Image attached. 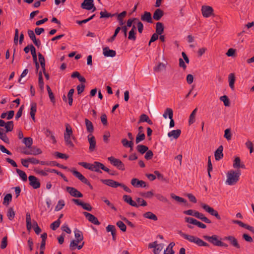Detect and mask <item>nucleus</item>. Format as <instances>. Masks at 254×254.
I'll return each mask as SVG.
<instances>
[{
    "mask_svg": "<svg viewBox=\"0 0 254 254\" xmlns=\"http://www.w3.org/2000/svg\"><path fill=\"white\" fill-rule=\"evenodd\" d=\"M178 234H179L182 237H183L185 239L188 240L190 242L196 244L198 246H204L206 247H209V245L208 243L204 242L203 241L198 238V237L186 234L182 232L181 231H179L178 232Z\"/></svg>",
    "mask_w": 254,
    "mask_h": 254,
    "instance_id": "obj_1",
    "label": "nucleus"
},
{
    "mask_svg": "<svg viewBox=\"0 0 254 254\" xmlns=\"http://www.w3.org/2000/svg\"><path fill=\"white\" fill-rule=\"evenodd\" d=\"M241 172L240 170L235 171L231 170L227 173V180L226 183L230 186L235 185L239 180Z\"/></svg>",
    "mask_w": 254,
    "mask_h": 254,
    "instance_id": "obj_2",
    "label": "nucleus"
},
{
    "mask_svg": "<svg viewBox=\"0 0 254 254\" xmlns=\"http://www.w3.org/2000/svg\"><path fill=\"white\" fill-rule=\"evenodd\" d=\"M203 238L205 240L213 244L214 246L218 247H223L225 248H227L228 247V245L227 244L223 243L221 242V240H219V237L217 235H213L212 236L204 235Z\"/></svg>",
    "mask_w": 254,
    "mask_h": 254,
    "instance_id": "obj_3",
    "label": "nucleus"
},
{
    "mask_svg": "<svg viewBox=\"0 0 254 254\" xmlns=\"http://www.w3.org/2000/svg\"><path fill=\"white\" fill-rule=\"evenodd\" d=\"M74 236L76 240H72L70 242L69 247L71 250H73L75 249L76 246H77L78 243H80L83 240V236L82 233L78 230H76L74 231Z\"/></svg>",
    "mask_w": 254,
    "mask_h": 254,
    "instance_id": "obj_4",
    "label": "nucleus"
},
{
    "mask_svg": "<svg viewBox=\"0 0 254 254\" xmlns=\"http://www.w3.org/2000/svg\"><path fill=\"white\" fill-rule=\"evenodd\" d=\"M101 169L106 172H109V169L105 167L104 165L101 162L95 161L92 164L91 171L102 173Z\"/></svg>",
    "mask_w": 254,
    "mask_h": 254,
    "instance_id": "obj_5",
    "label": "nucleus"
},
{
    "mask_svg": "<svg viewBox=\"0 0 254 254\" xmlns=\"http://www.w3.org/2000/svg\"><path fill=\"white\" fill-rule=\"evenodd\" d=\"M200 206L201 207L205 210L206 212L209 213L212 216H214L216 217V218L218 220L221 219V217L217 211L214 209L212 207L209 206L208 205L205 203H201Z\"/></svg>",
    "mask_w": 254,
    "mask_h": 254,
    "instance_id": "obj_6",
    "label": "nucleus"
},
{
    "mask_svg": "<svg viewBox=\"0 0 254 254\" xmlns=\"http://www.w3.org/2000/svg\"><path fill=\"white\" fill-rule=\"evenodd\" d=\"M108 160L110 161L111 164L117 167L118 169L123 171L125 170L124 163L119 159L111 156L108 158Z\"/></svg>",
    "mask_w": 254,
    "mask_h": 254,
    "instance_id": "obj_7",
    "label": "nucleus"
},
{
    "mask_svg": "<svg viewBox=\"0 0 254 254\" xmlns=\"http://www.w3.org/2000/svg\"><path fill=\"white\" fill-rule=\"evenodd\" d=\"M70 172L72 173V174L75 176L76 178H77L80 181L85 184L88 186L91 189H93V187L88 180L85 178L80 172H78L76 170H71Z\"/></svg>",
    "mask_w": 254,
    "mask_h": 254,
    "instance_id": "obj_8",
    "label": "nucleus"
},
{
    "mask_svg": "<svg viewBox=\"0 0 254 254\" xmlns=\"http://www.w3.org/2000/svg\"><path fill=\"white\" fill-rule=\"evenodd\" d=\"M81 7L88 10L93 9L92 11H94L96 9L93 3V0H84L81 4Z\"/></svg>",
    "mask_w": 254,
    "mask_h": 254,
    "instance_id": "obj_9",
    "label": "nucleus"
},
{
    "mask_svg": "<svg viewBox=\"0 0 254 254\" xmlns=\"http://www.w3.org/2000/svg\"><path fill=\"white\" fill-rule=\"evenodd\" d=\"M223 240L229 241L230 245L235 247L236 249H239L241 248L237 239L233 236H228L225 237L223 238Z\"/></svg>",
    "mask_w": 254,
    "mask_h": 254,
    "instance_id": "obj_10",
    "label": "nucleus"
},
{
    "mask_svg": "<svg viewBox=\"0 0 254 254\" xmlns=\"http://www.w3.org/2000/svg\"><path fill=\"white\" fill-rule=\"evenodd\" d=\"M66 190L73 197H82L83 194L79 191H78L76 189L71 187H66Z\"/></svg>",
    "mask_w": 254,
    "mask_h": 254,
    "instance_id": "obj_11",
    "label": "nucleus"
},
{
    "mask_svg": "<svg viewBox=\"0 0 254 254\" xmlns=\"http://www.w3.org/2000/svg\"><path fill=\"white\" fill-rule=\"evenodd\" d=\"M29 185L34 189L40 187V183L39 180L34 176H30L28 177Z\"/></svg>",
    "mask_w": 254,
    "mask_h": 254,
    "instance_id": "obj_12",
    "label": "nucleus"
},
{
    "mask_svg": "<svg viewBox=\"0 0 254 254\" xmlns=\"http://www.w3.org/2000/svg\"><path fill=\"white\" fill-rule=\"evenodd\" d=\"M201 12L204 17H210L213 13V9L210 6H202L201 7Z\"/></svg>",
    "mask_w": 254,
    "mask_h": 254,
    "instance_id": "obj_13",
    "label": "nucleus"
},
{
    "mask_svg": "<svg viewBox=\"0 0 254 254\" xmlns=\"http://www.w3.org/2000/svg\"><path fill=\"white\" fill-rule=\"evenodd\" d=\"M100 181L103 184L114 188L121 186V183L111 179H101Z\"/></svg>",
    "mask_w": 254,
    "mask_h": 254,
    "instance_id": "obj_14",
    "label": "nucleus"
},
{
    "mask_svg": "<svg viewBox=\"0 0 254 254\" xmlns=\"http://www.w3.org/2000/svg\"><path fill=\"white\" fill-rule=\"evenodd\" d=\"M83 213L89 221L95 225H99L100 224V222L98 221V219L92 214L87 212H83Z\"/></svg>",
    "mask_w": 254,
    "mask_h": 254,
    "instance_id": "obj_15",
    "label": "nucleus"
},
{
    "mask_svg": "<svg viewBox=\"0 0 254 254\" xmlns=\"http://www.w3.org/2000/svg\"><path fill=\"white\" fill-rule=\"evenodd\" d=\"M88 140L89 143V150L90 152H93L95 150L96 141L95 137L91 134H89L88 136Z\"/></svg>",
    "mask_w": 254,
    "mask_h": 254,
    "instance_id": "obj_16",
    "label": "nucleus"
},
{
    "mask_svg": "<svg viewBox=\"0 0 254 254\" xmlns=\"http://www.w3.org/2000/svg\"><path fill=\"white\" fill-rule=\"evenodd\" d=\"M131 184L136 188L142 187L145 188L146 187V183L142 180H138L137 179L133 178L131 181Z\"/></svg>",
    "mask_w": 254,
    "mask_h": 254,
    "instance_id": "obj_17",
    "label": "nucleus"
},
{
    "mask_svg": "<svg viewBox=\"0 0 254 254\" xmlns=\"http://www.w3.org/2000/svg\"><path fill=\"white\" fill-rule=\"evenodd\" d=\"M223 147L222 145H220L215 151L214 156L216 160L218 161L223 157Z\"/></svg>",
    "mask_w": 254,
    "mask_h": 254,
    "instance_id": "obj_18",
    "label": "nucleus"
},
{
    "mask_svg": "<svg viewBox=\"0 0 254 254\" xmlns=\"http://www.w3.org/2000/svg\"><path fill=\"white\" fill-rule=\"evenodd\" d=\"M103 51L104 55L107 57H114L116 55L115 51L110 50L108 47L104 48Z\"/></svg>",
    "mask_w": 254,
    "mask_h": 254,
    "instance_id": "obj_19",
    "label": "nucleus"
},
{
    "mask_svg": "<svg viewBox=\"0 0 254 254\" xmlns=\"http://www.w3.org/2000/svg\"><path fill=\"white\" fill-rule=\"evenodd\" d=\"M123 199L124 200L127 202V203L129 204L132 206L138 207L139 205L136 203V202L134 201H133L132 199V198L129 196L127 195H124L123 196Z\"/></svg>",
    "mask_w": 254,
    "mask_h": 254,
    "instance_id": "obj_20",
    "label": "nucleus"
},
{
    "mask_svg": "<svg viewBox=\"0 0 254 254\" xmlns=\"http://www.w3.org/2000/svg\"><path fill=\"white\" fill-rule=\"evenodd\" d=\"M141 20L150 23L153 22L151 14L150 12L147 11H145L143 14L141 16Z\"/></svg>",
    "mask_w": 254,
    "mask_h": 254,
    "instance_id": "obj_21",
    "label": "nucleus"
},
{
    "mask_svg": "<svg viewBox=\"0 0 254 254\" xmlns=\"http://www.w3.org/2000/svg\"><path fill=\"white\" fill-rule=\"evenodd\" d=\"M195 214V217L198 219H199L201 221L204 222L208 224H210L211 221L208 218L205 217L204 215L201 213L199 212L198 211H196Z\"/></svg>",
    "mask_w": 254,
    "mask_h": 254,
    "instance_id": "obj_22",
    "label": "nucleus"
},
{
    "mask_svg": "<svg viewBox=\"0 0 254 254\" xmlns=\"http://www.w3.org/2000/svg\"><path fill=\"white\" fill-rule=\"evenodd\" d=\"M164 15V12L161 9H157L154 11L153 18L155 20H159Z\"/></svg>",
    "mask_w": 254,
    "mask_h": 254,
    "instance_id": "obj_23",
    "label": "nucleus"
},
{
    "mask_svg": "<svg viewBox=\"0 0 254 254\" xmlns=\"http://www.w3.org/2000/svg\"><path fill=\"white\" fill-rule=\"evenodd\" d=\"M143 122H146L150 125L153 124L152 121L149 118L148 116L146 114H142L140 116V118L138 122V124Z\"/></svg>",
    "mask_w": 254,
    "mask_h": 254,
    "instance_id": "obj_24",
    "label": "nucleus"
},
{
    "mask_svg": "<svg viewBox=\"0 0 254 254\" xmlns=\"http://www.w3.org/2000/svg\"><path fill=\"white\" fill-rule=\"evenodd\" d=\"M29 149V152L26 153L29 154V155H36L42 153V151L40 148H37L36 146H31Z\"/></svg>",
    "mask_w": 254,
    "mask_h": 254,
    "instance_id": "obj_25",
    "label": "nucleus"
},
{
    "mask_svg": "<svg viewBox=\"0 0 254 254\" xmlns=\"http://www.w3.org/2000/svg\"><path fill=\"white\" fill-rule=\"evenodd\" d=\"M181 130L180 129H178L176 130H173L168 133V136L170 137H173L174 139H177L181 135Z\"/></svg>",
    "mask_w": 254,
    "mask_h": 254,
    "instance_id": "obj_26",
    "label": "nucleus"
},
{
    "mask_svg": "<svg viewBox=\"0 0 254 254\" xmlns=\"http://www.w3.org/2000/svg\"><path fill=\"white\" fill-rule=\"evenodd\" d=\"M85 123L87 132L91 134L94 131V127L93 124L88 119H85Z\"/></svg>",
    "mask_w": 254,
    "mask_h": 254,
    "instance_id": "obj_27",
    "label": "nucleus"
},
{
    "mask_svg": "<svg viewBox=\"0 0 254 254\" xmlns=\"http://www.w3.org/2000/svg\"><path fill=\"white\" fill-rule=\"evenodd\" d=\"M143 216L145 218L153 221H157L158 218L156 215L153 214L152 212L148 211L143 214Z\"/></svg>",
    "mask_w": 254,
    "mask_h": 254,
    "instance_id": "obj_28",
    "label": "nucleus"
},
{
    "mask_svg": "<svg viewBox=\"0 0 254 254\" xmlns=\"http://www.w3.org/2000/svg\"><path fill=\"white\" fill-rule=\"evenodd\" d=\"M164 27L163 24L161 22H157L156 24V33L157 34L161 35L164 31Z\"/></svg>",
    "mask_w": 254,
    "mask_h": 254,
    "instance_id": "obj_29",
    "label": "nucleus"
},
{
    "mask_svg": "<svg viewBox=\"0 0 254 254\" xmlns=\"http://www.w3.org/2000/svg\"><path fill=\"white\" fill-rule=\"evenodd\" d=\"M175 245V243L171 242L169 244L166 249L164 251V254H174L173 248Z\"/></svg>",
    "mask_w": 254,
    "mask_h": 254,
    "instance_id": "obj_30",
    "label": "nucleus"
},
{
    "mask_svg": "<svg viewBox=\"0 0 254 254\" xmlns=\"http://www.w3.org/2000/svg\"><path fill=\"white\" fill-rule=\"evenodd\" d=\"M37 110V105L35 103H33L31 105V109H30V116L32 119V120L35 121V115L36 112Z\"/></svg>",
    "mask_w": 254,
    "mask_h": 254,
    "instance_id": "obj_31",
    "label": "nucleus"
},
{
    "mask_svg": "<svg viewBox=\"0 0 254 254\" xmlns=\"http://www.w3.org/2000/svg\"><path fill=\"white\" fill-rule=\"evenodd\" d=\"M148 149V147L147 146L142 144H138L136 146L137 151L141 154L145 153Z\"/></svg>",
    "mask_w": 254,
    "mask_h": 254,
    "instance_id": "obj_32",
    "label": "nucleus"
},
{
    "mask_svg": "<svg viewBox=\"0 0 254 254\" xmlns=\"http://www.w3.org/2000/svg\"><path fill=\"white\" fill-rule=\"evenodd\" d=\"M229 86L230 88L232 89H234V83L235 81V76L234 73H230L228 77Z\"/></svg>",
    "mask_w": 254,
    "mask_h": 254,
    "instance_id": "obj_33",
    "label": "nucleus"
},
{
    "mask_svg": "<svg viewBox=\"0 0 254 254\" xmlns=\"http://www.w3.org/2000/svg\"><path fill=\"white\" fill-rule=\"evenodd\" d=\"M72 135H69L68 134H64V139L65 142V144L68 147H73L74 144L71 141V136Z\"/></svg>",
    "mask_w": 254,
    "mask_h": 254,
    "instance_id": "obj_34",
    "label": "nucleus"
},
{
    "mask_svg": "<svg viewBox=\"0 0 254 254\" xmlns=\"http://www.w3.org/2000/svg\"><path fill=\"white\" fill-rule=\"evenodd\" d=\"M38 56L42 70H46L45 60L44 56L40 53L38 54Z\"/></svg>",
    "mask_w": 254,
    "mask_h": 254,
    "instance_id": "obj_35",
    "label": "nucleus"
},
{
    "mask_svg": "<svg viewBox=\"0 0 254 254\" xmlns=\"http://www.w3.org/2000/svg\"><path fill=\"white\" fill-rule=\"evenodd\" d=\"M23 143L26 145L28 148H30L33 143L32 138L29 137H24L23 139Z\"/></svg>",
    "mask_w": 254,
    "mask_h": 254,
    "instance_id": "obj_36",
    "label": "nucleus"
},
{
    "mask_svg": "<svg viewBox=\"0 0 254 254\" xmlns=\"http://www.w3.org/2000/svg\"><path fill=\"white\" fill-rule=\"evenodd\" d=\"M26 222L27 229L30 230L31 229L32 225L31 216L29 212H27L26 215Z\"/></svg>",
    "mask_w": 254,
    "mask_h": 254,
    "instance_id": "obj_37",
    "label": "nucleus"
},
{
    "mask_svg": "<svg viewBox=\"0 0 254 254\" xmlns=\"http://www.w3.org/2000/svg\"><path fill=\"white\" fill-rule=\"evenodd\" d=\"M16 171L17 173L19 175L20 177L21 178V179L24 182L27 181V175L24 171H23L19 169H16Z\"/></svg>",
    "mask_w": 254,
    "mask_h": 254,
    "instance_id": "obj_38",
    "label": "nucleus"
},
{
    "mask_svg": "<svg viewBox=\"0 0 254 254\" xmlns=\"http://www.w3.org/2000/svg\"><path fill=\"white\" fill-rule=\"evenodd\" d=\"M170 195H171V197L172 198L175 199V200H176L177 201H178L179 202L184 203H187V200L183 197L176 195L174 193H171Z\"/></svg>",
    "mask_w": 254,
    "mask_h": 254,
    "instance_id": "obj_39",
    "label": "nucleus"
},
{
    "mask_svg": "<svg viewBox=\"0 0 254 254\" xmlns=\"http://www.w3.org/2000/svg\"><path fill=\"white\" fill-rule=\"evenodd\" d=\"M13 121H8L6 123L5 125L4 126V127L6 129V132H8L9 131H11L13 129Z\"/></svg>",
    "mask_w": 254,
    "mask_h": 254,
    "instance_id": "obj_40",
    "label": "nucleus"
},
{
    "mask_svg": "<svg viewBox=\"0 0 254 254\" xmlns=\"http://www.w3.org/2000/svg\"><path fill=\"white\" fill-rule=\"evenodd\" d=\"M167 116H168L169 118H171V117H173V110L171 108H167L164 113L163 115V117L164 118H167Z\"/></svg>",
    "mask_w": 254,
    "mask_h": 254,
    "instance_id": "obj_41",
    "label": "nucleus"
},
{
    "mask_svg": "<svg viewBox=\"0 0 254 254\" xmlns=\"http://www.w3.org/2000/svg\"><path fill=\"white\" fill-rule=\"evenodd\" d=\"M100 18H109V17H112L113 16H115L117 13L114 14H111L110 13L108 12L106 10H105L104 11H101L100 13Z\"/></svg>",
    "mask_w": 254,
    "mask_h": 254,
    "instance_id": "obj_42",
    "label": "nucleus"
},
{
    "mask_svg": "<svg viewBox=\"0 0 254 254\" xmlns=\"http://www.w3.org/2000/svg\"><path fill=\"white\" fill-rule=\"evenodd\" d=\"M166 67V64L162 63H159L157 65L154 67V70L156 72H160L161 70L165 69Z\"/></svg>",
    "mask_w": 254,
    "mask_h": 254,
    "instance_id": "obj_43",
    "label": "nucleus"
},
{
    "mask_svg": "<svg viewBox=\"0 0 254 254\" xmlns=\"http://www.w3.org/2000/svg\"><path fill=\"white\" fill-rule=\"evenodd\" d=\"M196 111H197V108H195L190 114V118H189V123L190 125H191L194 123V122L195 121V116Z\"/></svg>",
    "mask_w": 254,
    "mask_h": 254,
    "instance_id": "obj_44",
    "label": "nucleus"
},
{
    "mask_svg": "<svg viewBox=\"0 0 254 254\" xmlns=\"http://www.w3.org/2000/svg\"><path fill=\"white\" fill-rule=\"evenodd\" d=\"M38 83L39 87L41 88V89H43L44 88V83L43 81L42 71H40L38 74Z\"/></svg>",
    "mask_w": 254,
    "mask_h": 254,
    "instance_id": "obj_45",
    "label": "nucleus"
},
{
    "mask_svg": "<svg viewBox=\"0 0 254 254\" xmlns=\"http://www.w3.org/2000/svg\"><path fill=\"white\" fill-rule=\"evenodd\" d=\"M7 216L8 218L10 220H12L14 219L15 216V212L13 211V209L12 208H9L8 209L7 213Z\"/></svg>",
    "mask_w": 254,
    "mask_h": 254,
    "instance_id": "obj_46",
    "label": "nucleus"
},
{
    "mask_svg": "<svg viewBox=\"0 0 254 254\" xmlns=\"http://www.w3.org/2000/svg\"><path fill=\"white\" fill-rule=\"evenodd\" d=\"M61 224V220L58 219L50 225V228L53 230H56L59 227Z\"/></svg>",
    "mask_w": 254,
    "mask_h": 254,
    "instance_id": "obj_47",
    "label": "nucleus"
},
{
    "mask_svg": "<svg viewBox=\"0 0 254 254\" xmlns=\"http://www.w3.org/2000/svg\"><path fill=\"white\" fill-rule=\"evenodd\" d=\"M145 138V135L144 133L137 134L135 139V143L136 144L139 143L140 142L144 140Z\"/></svg>",
    "mask_w": 254,
    "mask_h": 254,
    "instance_id": "obj_48",
    "label": "nucleus"
},
{
    "mask_svg": "<svg viewBox=\"0 0 254 254\" xmlns=\"http://www.w3.org/2000/svg\"><path fill=\"white\" fill-rule=\"evenodd\" d=\"M185 221L187 223H189L190 224H193V225H197L198 222V221H197V220L192 218V217H185Z\"/></svg>",
    "mask_w": 254,
    "mask_h": 254,
    "instance_id": "obj_49",
    "label": "nucleus"
},
{
    "mask_svg": "<svg viewBox=\"0 0 254 254\" xmlns=\"http://www.w3.org/2000/svg\"><path fill=\"white\" fill-rule=\"evenodd\" d=\"M220 100L221 101H223L224 104L225 106H230V101L226 95H223L220 98Z\"/></svg>",
    "mask_w": 254,
    "mask_h": 254,
    "instance_id": "obj_50",
    "label": "nucleus"
},
{
    "mask_svg": "<svg viewBox=\"0 0 254 254\" xmlns=\"http://www.w3.org/2000/svg\"><path fill=\"white\" fill-rule=\"evenodd\" d=\"M64 205V201L63 200H60L55 207V210L57 211L60 210L63 208Z\"/></svg>",
    "mask_w": 254,
    "mask_h": 254,
    "instance_id": "obj_51",
    "label": "nucleus"
},
{
    "mask_svg": "<svg viewBox=\"0 0 254 254\" xmlns=\"http://www.w3.org/2000/svg\"><path fill=\"white\" fill-rule=\"evenodd\" d=\"M116 224L123 232H125L126 231L127 227L122 221H119L117 222Z\"/></svg>",
    "mask_w": 254,
    "mask_h": 254,
    "instance_id": "obj_52",
    "label": "nucleus"
},
{
    "mask_svg": "<svg viewBox=\"0 0 254 254\" xmlns=\"http://www.w3.org/2000/svg\"><path fill=\"white\" fill-rule=\"evenodd\" d=\"M155 196L160 201L164 202H167L168 201L167 198L165 197H164L163 195L157 193L155 194Z\"/></svg>",
    "mask_w": 254,
    "mask_h": 254,
    "instance_id": "obj_53",
    "label": "nucleus"
},
{
    "mask_svg": "<svg viewBox=\"0 0 254 254\" xmlns=\"http://www.w3.org/2000/svg\"><path fill=\"white\" fill-rule=\"evenodd\" d=\"M136 31H134L133 30L130 31L128 33V39L130 40H132L134 41L136 40Z\"/></svg>",
    "mask_w": 254,
    "mask_h": 254,
    "instance_id": "obj_54",
    "label": "nucleus"
},
{
    "mask_svg": "<svg viewBox=\"0 0 254 254\" xmlns=\"http://www.w3.org/2000/svg\"><path fill=\"white\" fill-rule=\"evenodd\" d=\"M55 156H56L58 158L64 159H67L68 158V156L67 155L65 154H63L59 152H55Z\"/></svg>",
    "mask_w": 254,
    "mask_h": 254,
    "instance_id": "obj_55",
    "label": "nucleus"
},
{
    "mask_svg": "<svg viewBox=\"0 0 254 254\" xmlns=\"http://www.w3.org/2000/svg\"><path fill=\"white\" fill-rule=\"evenodd\" d=\"M7 245V236L4 237L1 241V245H0V248L1 249H5Z\"/></svg>",
    "mask_w": 254,
    "mask_h": 254,
    "instance_id": "obj_56",
    "label": "nucleus"
},
{
    "mask_svg": "<svg viewBox=\"0 0 254 254\" xmlns=\"http://www.w3.org/2000/svg\"><path fill=\"white\" fill-rule=\"evenodd\" d=\"M241 160L239 157H236L234 160L233 163V167L234 168H239L240 166Z\"/></svg>",
    "mask_w": 254,
    "mask_h": 254,
    "instance_id": "obj_57",
    "label": "nucleus"
},
{
    "mask_svg": "<svg viewBox=\"0 0 254 254\" xmlns=\"http://www.w3.org/2000/svg\"><path fill=\"white\" fill-rule=\"evenodd\" d=\"M163 244H160L158 245V246L155 248L153 250V253L154 254H159L160 252L162 251L163 248Z\"/></svg>",
    "mask_w": 254,
    "mask_h": 254,
    "instance_id": "obj_58",
    "label": "nucleus"
},
{
    "mask_svg": "<svg viewBox=\"0 0 254 254\" xmlns=\"http://www.w3.org/2000/svg\"><path fill=\"white\" fill-rule=\"evenodd\" d=\"M224 136L228 140H229L231 139L232 135L231 133V130L230 128H227L225 129Z\"/></svg>",
    "mask_w": 254,
    "mask_h": 254,
    "instance_id": "obj_59",
    "label": "nucleus"
},
{
    "mask_svg": "<svg viewBox=\"0 0 254 254\" xmlns=\"http://www.w3.org/2000/svg\"><path fill=\"white\" fill-rule=\"evenodd\" d=\"M65 132L64 134H68L69 135H72V130L71 127L68 124L65 125Z\"/></svg>",
    "mask_w": 254,
    "mask_h": 254,
    "instance_id": "obj_60",
    "label": "nucleus"
},
{
    "mask_svg": "<svg viewBox=\"0 0 254 254\" xmlns=\"http://www.w3.org/2000/svg\"><path fill=\"white\" fill-rule=\"evenodd\" d=\"M0 138L6 143L8 144L9 143V139L5 133L2 132H0Z\"/></svg>",
    "mask_w": 254,
    "mask_h": 254,
    "instance_id": "obj_61",
    "label": "nucleus"
},
{
    "mask_svg": "<svg viewBox=\"0 0 254 254\" xmlns=\"http://www.w3.org/2000/svg\"><path fill=\"white\" fill-rule=\"evenodd\" d=\"M12 195L10 193L7 194L4 197L3 203L4 204L7 202V204L11 201Z\"/></svg>",
    "mask_w": 254,
    "mask_h": 254,
    "instance_id": "obj_62",
    "label": "nucleus"
},
{
    "mask_svg": "<svg viewBox=\"0 0 254 254\" xmlns=\"http://www.w3.org/2000/svg\"><path fill=\"white\" fill-rule=\"evenodd\" d=\"M153 156V152L151 150L148 149V150L146 152V154L144 156V158L148 160L151 159Z\"/></svg>",
    "mask_w": 254,
    "mask_h": 254,
    "instance_id": "obj_63",
    "label": "nucleus"
},
{
    "mask_svg": "<svg viewBox=\"0 0 254 254\" xmlns=\"http://www.w3.org/2000/svg\"><path fill=\"white\" fill-rule=\"evenodd\" d=\"M61 229L64 231L67 234H70L71 231L70 229L68 226V225L66 223L64 224L61 227Z\"/></svg>",
    "mask_w": 254,
    "mask_h": 254,
    "instance_id": "obj_64",
    "label": "nucleus"
}]
</instances>
